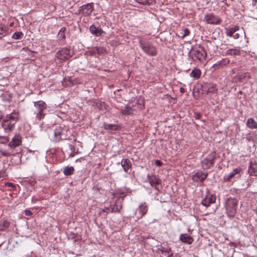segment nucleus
Returning <instances> with one entry per match:
<instances>
[{"instance_id": "nucleus-1", "label": "nucleus", "mask_w": 257, "mask_h": 257, "mask_svg": "<svg viewBox=\"0 0 257 257\" xmlns=\"http://www.w3.org/2000/svg\"><path fill=\"white\" fill-rule=\"evenodd\" d=\"M19 120V114L16 112H13L7 116L3 120L2 125L6 133H10L13 131L15 123Z\"/></svg>"}, {"instance_id": "nucleus-2", "label": "nucleus", "mask_w": 257, "mask_h": 257, "mask_svg": "<svg viewBox=\"0 0 257 257\" xmlns=\"http://www.w3.org/2000/svg\"><path fill=\"white\" fill-rule=\"evenodd\" d=\"M189 56L194 61L202 62L207 57V53L204 48L200 46L192 47L189 52Z\"/></svg>"}, {"instance_id": "nucleus-3", "label": "nucleus", "mask_w": 257, "mask_h": 257, "mask_svg": "<svg viewBox=\"0 0 257 257\" xmlns=\"http://www.w3.org/2000/svg\"><path fill=\"white\" fill-rule=\"evenodd\" d=\"M140 47L143 52L149 56H156L157 55V50L155 46H153L147 40L141 38L139 41Z\"/></svg>"}, {"instance_id": "nucleus-4", "label": "nucleus", "mask_w": 257, "mask_h": 257, "mask_svg": "<svg viewBox=\"0 0 257 257\" xmlns=\"http://www.w3.org/2000/svg\"><path fill=\"white\" fill-rule=\"evenodd\" d=\"M34 107L35 109L34 113L35 115L36 119L40 121L45 117L47 104L44 101L39 100L34 102Z\"/></svg>"}, {"instance_id": "nucleus-5", "label": "nucleus", "mask_w": 257, "mask_h": 257, "mask_svg": "<svg viewBox=\"0 0 257 257\" xmlns=\"http://www.w3.org/2000/svg\"><path fill=\"white\" fill-rule=\"evenodd\" d=\"M238 205V201L234 198H229L226 201L225 208L227 215L229 217H233L236 213V208Z\"/></svg>"}, {"instance_id": "nucleus-6", "label": "nucleus", "mask_w": 257, "mask_h": 257, "mask_svg": "<svg viewBox=\"0 0 257 257\" xmlns=\"http://www.w3.org/2000/svg\"><path fill=\"white\" fill-rule=\"evenodd\" d=\"M217 156L215 152H211L205 157L201 163V167L203 170H208L213 166Z\"/></svg>"}, {"instance_id": "nucleus-7", "label": "nucleus", "mask_w": 257, "mask_h": 257, "mask_svg": "<svg viewBox=\"0 0 257 257\" xmlns=\"http://www.w3.org/2000/svg\"><path fill=\"white\" fill-rule=\"evenodd\" d=\"M67 129L61 126L56 128L53 132V141L58 142L62 140L67 139Z\"/></svg>"}, {"instance_id": "nucleus-8", "label": "nucleus", "mask_w": 257, "mask_h": 257, "mask_svg": "<svg viewBox=\"0 0 257 257\" xmlns=\"http://www.w3.org/2000/svg\"><path fill=\"white\" fill-rule=\"evenodd\" d=\"M72 56L71 50L68 48H63L59 50L55 55L56 58L61 61H66Z\"/></svg>"}, {"instance_id": "nucleus-9", "label": "nucleus", "mask_w": 257, "mask_h": 257, "mask_svg": "<svg viewBox=\"0 0 257 257\" xmlns=\"http://www.w3.org/2000/svg\"><path fill=\"white\" fill-rule=\"evenodd\" d=\"M204 20L207 24L210 25H220L222 22V20L218 16L212 13L206 14Z\"/></svg>"}, {"instance_id": "nucleus-10", "label": "nucleus", "mask_w": 257, "mask_h": 257, "mask_svg": "<svg viewBox=\"0 0 257 257\" xmlns=\"http://www.w3.org/2000/svg\"><path fill=\"white\" fill-rule=\"evenodd\" d=\"M93 10V4L91 3L80 7L79 11L80 14H81L83 16H87L91 14Z\"/></svg>"}, {"instance_id": "nucleus-11", "label": "nucleus", "mask_w": 257, "mask_h": 257, "mask_svg": "<svg viewBox=\"0 0 257 257\" xmlns=\"http://www.w3.org/2000/svg\"><path fill=\"white\" fill-rule=\"evenodd\" d=\"M250 78V74L248 72L244 73H237L233 77V80L234 82H243L248 79Z\"/></svg>"}, {"instance_id": "nucleus-12", "label": "nucleus", "mask_w": 257, "mask_h": 257, "mask_svg": "<svg viewBox=\"0 0 257 257\" xmlns=\"http://www.w3.org/2000/svg\"><path fill=\"white\" fill-rule=\"evenodd\" d=\"M22 143V138L19 134H16L12 141L9 143V146L12 148H15L19 146Z\"/></svg>"}, {"instance_id": "nucleus-13", "label": "nucleus", "mask_w": 257, "mask_h": 257, "mask_svg": "<svg viewBox=\"0 0 257 257\" xmlns=\"http://www.w3.org/2000/svg\"><path fill=\"white\" fill-rule=\"evenodd\" d=\"M207 173H204L202 172H197L192 177V179L194 182H202L207 177Z\"/></svg>"}, {"instance_id": "nucleus-14", "label": "nucleus", "mask_w": 257, "mask_h": 257, "mask_svg": "<svg viewBox=\"0 0 257 257\" xmlns=\"http://www.w3.org/2000/svg\"><path fill=\"white\" fill-rule=\"evenodd\" d=\"M215 196L211 195L210 196H206L201 201V204L205 207H208L210 204L215 203Z\"/></svg>"}, {"instance_id": "nucleus-15", "label": "nucleus", "mask_w": 257, "mask_h": 257, "mask_svg": "<svg viewBox=\"0 0 257 257\" xmlns=\"http://www.w3.org/2000/svg\"><path fill=\"white\" fill-rule=\"evenodd\" d=\"M248 172L250 175L257 176V164L255 161H250Z\"/></svg>"}, {"instance_id": "nucleus-16", "label": "nucleus", "mask_w": 257, "mask_h": 257, "mask_svg": "<svg viewBox=\"0 0 257 257\" xmlns=\"http://www.w3.org/2000/svg\"><path fill=\"white\" fill-rule=\"evenodd\" d=\"M239 28L237 26H229L225 28V33L227 37H232L233 34L238 31Z\"/></svg>"}, {"instance_id": "nucleus-17", "label": "nucleus", "mask_w": 257, "mask_h": 257, "mask_svg": "<svg viewBox=\"0 0 257 257\" xmlns=\"http://www.w3.org/2000/svg\"><path fill=\"white\" fill-rule=\"evenodd\" d=\"M103 126L105 130L109 131V132H113L121 128V126L119 124L104 123Z\"/></svg>"}, {"instance_id": "nucleus-18", "label": "nucleus", "mask_w": 257, "mask_h": 257, "mask_svg": "<svg viewBox=\"0 0 257 257\" xmlns=\"http://www.w3.org/2000/svg\"><path fill=\"white\" fill-rule=\"evenodd\" d=\"M148 210V207L146 203H141L138 209L139 212L140 216L138 217V218H141L144 216L147 212Z\"/></svg>"}, {"instance_id": "nucleus-19", "label": "nucleus", "mask_w": 257, "mask_h": 257, "mask_svg": "<svg viewBox=\"0 0 257 257\" xmlns=\"http://www.w3.org/2000/svg\"><path fill=\"white\" fill-rule=\"evenodd\" d=\"M179 239L183 243L188 244H191L193 241V238L187 234H181L180 235Z\"/></svg>"}, {"instance_id": "nucleus-20", "label": "nucleus", "mask_w": 257, "mask_h": 257, "mask_svg": "<svg viewBox=\"0 0 257 257\" xmlns=\"http://www.w3.org/2000/svg\"><path fill=\"white\" fill-rule=\"evenodd\" d=\"M240 172V169L239 168H237L233 169L231 172H230L228 174H226L224 176V179L225 181H229L233 177H234L236 175L239 174Z\"/></svg>"}, {"instance_id": "nucleus-21", "label": "nucleus", "mask_w": 257, "mask_h": 257, "mask_svg": "<svg viewBox=\"0 0 257 257\" xmlns=\"http://www.w3.org/2000/svg\"><path fill=\"white\" fill-rule=\"evenodd\" d=\"M148 179L149 182L152 186L159 183L160 180L155 175H148Z\"/></svg>"}, {"instance_id": "nucleus-22", "label": "nucleus", "mask_w": 257, "mask_h": 257, "mask_svg": "<svg viewBox=\"0 0 257 257\" xmlns=\"http://www.w3.org/2000/svg\"><path fill=\"white\" fill-rule=\"evenodd\" d=\"M190 31L187 28H182L177 32V35L179 37L183 39L186 36L190 34Z\"/></svg>"}, {"instance_id": "nucleus-23", "label": "nucleus", "mask_w": 257, "mask_h": 257, "mask_svg": "<svg viewBox=\"0 0 257 257\" xmlns=\"http://www.w3.org/2000/svg\"><path fill=\"white\" fill-rule=\"evenodd\" d=\"M121 165L125 172H127L132 166L131 162L128 159H122L121 161Z\"/></svg>"}, {"instance_id": "nucleus-24", "label": "nucleus", "mask_w": 257, "mask_h": 257, "mask_svg": "<svg viewBox=\"0 0 257 257\" xmlns=\"http://www.w3.org/2000/svg\"><path fill=\"white\" fill-rule=\"evenodd\" d=\"M90 31L91 34L96 36H99L102 33V30L100 28H96L94 25H91L90 27Z\"/></svg>"}, {"instance_id": "nucleus-25", "label": "nucleus", "mask_w": 257, "mask_h": 257, "mask_svg": "<svg viewBox=\"0 0 257 257\" xmlns=\"http://www.w3.org/2000/svg\"><path fill=\"white\" fill-rule=\"evenodd\" d=\"M122 115H132L134 114V109L130 106L125 105L120 111Z\"/></svg>"}, {"instance_id": "nucleus-26", "label": "nucleus", "mask_w": 257, "mask_h": 257, "mask_svg": "<svg viewBox=\"0 0 257 257\" xmlns=\"http://www.w3.org/2000/svg\"><path fill=\"white\" fill-rule=\"evenodd\" d=\"M247 126L250 129L257 128V122L252 118H249L246 122Z\"/></svg>"}, {"instance_id": "nucleus-27", "label": "nucleus", "mask_w": 257, "mask_h": 257, "mask_svg": "<svg viewBox=\"0 0 257 257\" xmlns=\"http://www.w3.org/2000/svg\"><path fill=\"white\" fill-rule=\"evenodd\" d=\"M201 74V72L200 69L198 68H194L190 74L191 77L197 79L200 78Z\"/></svg>"}, {"instance_id": "nucleus-28", "label": "nucleus", "mask_w": 257, "mask_h": 257, "mask_svg": "<svg viewBox=\"0 0 257 257\" xmlns=\"http://www.w3.org/2000/svg\"><path fill=\"white\" fill-rule=\"evenodd\" d=\"M226 55H239L240 50L237 48L229 49L226 51Z\"/></svg>"}, {"instance_id": "nucleus-29", "label": "nucleus", "mask_w": 257, "mask_h": 257, "mask_svg": "<svg viewBox=\"0 0 257 257\" xmlns=\"http://www.w3.org/2000/svg\"><path fill=\"white\" fill-rule=\"evenodd\" d=\"M230 60L227 58L222 59L220 61H217L216 63H215L213 67H217L218 65L225 66L229 64Z\"/></svg>"}, {"instance_id": "nucleus-30", "label": "nucleus", "mask_w": 257, "mask_h": 257, "mask_svg": "<svg viewBox=\"0 0 257 257\" xmlns=\"http://www.w3.org/2000/svg\"><path fill=\"white\" fill-rule=\"evenodd\" d=\"M74 168L73 167H66L64 169L63 173L65 176H69L73 174Z\"/></svg>"}, {"instance_id": "nucleus-31", "label": "nucleus", "mask_w": 257, "mask_h": 257, "mask_svg": "<svg viewBox=\"0 0 257 257\" xmlns=\"http://www.w3.org/2000/svg\"><path fill=\"white\" fill-rule=\"evenodd\" d=\"M10 225V223L7 220H3L0 222V231H4L7 229Z\"/></svg>"}, {"instance_id": "nucleus-32", "label": "nucleus", "mask_w": 257, "mask_h": 257, "mask_svg": "<svg viewBox=\"0 0 257 257\" xmlns=\"http://www.w3.org/2000/svg\"><path fill=\"white\" fill-rule=\"evenodd\" d=\"M162 253H165V255H167L168 257H172L173 255V253L171 252V248L170 247H162L160 249Z\"/></svg>"}, {"instance_id": "nucleus-33", "label": "nucleus", "mask_w": 257, "mask_h": 257, "mask_svg": "<svg viewBox=\"0 0 257 257\" xmlns=\"http://www.w3.org/2000/svg\"><path fill=\"white\" fill-rule=\"evenodd\" d=\"M66 31V27H62L61 29L60 30L58 34V37L59 39H64L65 38V32Z\"/></svg>"}, {"instance_id": "nucleus-34", "label": "nucleus", "mask_w": 257, "mask_h": 257, "mask_svg": "<svg viewBox=\"0 0 257 257\" xmlns=\"http://www.w3.org/2000/svg\"><path fill=\"white\" fill-rule=\"evenodd\" d=\"M137 3L143 5H151L155 3V0H135Z\"/></svg>"}, {"instance_id": "nucleus-35", "label": "nucleus", "mask_w": 257, "mask_h": 257, "mask_svg": "<svg viewBox=\"0 0 257 257\" xmlns=\"http://www.w3.org/2000/svg\"><path fill=\"white\" fill-rule=\"evenodd\" d=\"M23 34L22 32H16L12 35V38L15 40L20 39L23 37Z\"/></svg>"}, {"instance_id": "nucleus-36", "label": "nucleus", "mask_w": 257, "mask_h": 257, "mask_svg": "<svg viewBox=\"0 0 257 257\" xmlns=\"http://www.w3.org/2000/svg\"><path fill=\"white\" fill-rule=\"evenodd\" d=\"M93 51L95 53H97L98 54H102L104 52L105 49L103 47H96L93 49Z\"/></svg>"}, {"instance_id": "nucleus-37", "label": "nucleus", "mask_w": 257, "mask_h": 257, "mask_svg": "<svg viewBox=\"0 0 257 257\" xmlns=\"http://www.w3.org/2000/svg\"><path fill=\"white\" fill-rule=\"evenodd\" d=\"M119 209L117 208V206H115V205H113L112 206H111V212H118Z\"/></svg>"}, {"instance_id": "nucleus-38", "label": "nucleus", "mask_w": 257, "mask_h": 257, "mask_svg": "<svg viewBox=\"0 0 257 257\" xmlns=\"http://www.w3.org/2000/svg\"><path fill=\"white\" fill-rule=\"evenodd\" d=\"M155 165L157 166H161L162 165V163L161 161L159 160H157L155 162Z\"/></svg>"}, {"instance_id": "nucleus-39", "label": "nucleus", "mask_w": 257, "mask_h": 257, "mask_svg": "<svg viewBox=\"0 0 257 257\" xmlns=\"http://www.w3.org/2000/svg\"><path fill=\"white\" fill-rule=\"evenodd\" d=\"M5 176V171L3 169L0 171V178L4 177Z\"/></svg>"}, {"instance_id": "nucleus-40", "label": "nucleus", "mask_w": 257, "mask_h": 257, "mask_svg": "<svg viewBox=\"0 0 257 257\" xmlns=\"http://www.w3.org/2000/svg\"><path fill=\"white\" fill-rule=\"evenodd\" d=\"M69 148L70 149V150H71V152H75V147L71 145V144H70L69 145Z\"/></svg>"}, {"instance_id": "nucleus-41", "label": "nucleus", "mask_w": 257, "mask_h": 257, "mask_svg": "<svg viewBox=\"0 0 257 257\" xmlns=\"http://www.w3.org/2000/svg\"><path fill=\"white\" fill-rule=\"evenodd\" d=\"M25 215L29 216V215H32V212L29 210H25Z\"/></svg>"}, {"instance_id": "nucleus-42", "label": "nucleus", "mask_w": 257, "mask_h": 257, "mask_svg": "<svg viewBox=\"0 0 257 257\" xmlns=\"http://www.w3.org/2000/svg\"><path fill=\"white\" fill-rule=\"evenodd\" d=\"M239 34L238 33H236L234 35H233L232 36V37L234 39H237L239 38Z\"/></svg>"}, {"instance_id": "nucleus-43", "label": "nucleus", "mask_w": 257, "mask_h": 257, "mask_svg": "<svg viewBox=\"0 0 257 257\" xmlns=\"http://www.w3.org/2000/svg\"><path fill=\"white\" fill-rule=\"evenodd\" d=\"M75 155V152H71V154L69 155L70 157H73Z\"/></svg>"}, {"instance_id": "nucleus-44", "label": "nucleus", "mask_w": 257, "mask_h": 257, "mask_svg": "<svg viewBox=\"0 0 257 257\" xmlns=\"http://www.w3.org/2000/svg\"><path fill=\"white\" fill-rule=\"evenodd\" d=\"M252 5L255 6L257 5V0H252Z\"/></svg>"}, {"instance_id": "nucleus-45", "label": "nucleus", "mask_w": 257, "mask_h": 257, "mask_svg": "<svg viewBox=\"0 0 257 257\" xmlns=\"http://www.w3.org/2000/svg\"><path fill=\"white\" fill-rule=\"evenodd\" d=\"M212 90H209L208 91V92H211V93H214L215 91V90L214 89V87H212Z\"/></svg>"}, {"instance_id": "nucleus-46", "label": "nucleus", "mask_w": 257, "mask_h": 257, "mask_svg": "<svg viewBox=\"0 0 257 257\" xmlns=\"http://www.w3.org/2000/svg\"><path fill=\"white\" fill-rule=\"evenodd\" d=\"M180 91L182 93H183L184 92V89L183 88H180Z\"/></svg>"}, {"instance_id": "nucleus-47", "label": "nucleus", "mask_w": 257, "mask_h": 257, "mask_svg": "<svg viewBox=\"0 0 257 257\" xmlns=\"http://www.w3.org/2000/svg\"><path fill=\"white\" fill-rule=\"evenodd\" d=\"M109 211V209L106 208L104 210H103V211L106 212L108 213V211Z\"/></svg>"}, {"instance_id": "nucleus-48", "label": "nucleus", "mask_w": 257, "mask_h": 257, "mask_svg": "<svg viewBox=\"0 0 257 257\" xmlns=\"http://www.w3.org/2000/svg\"><path fill=\"white\" fill-rule=\"evenodd\" d=\"M1 29L2 33H0V34L3 35V33L4 32V29L3 28H1Z\"/></svg>"}, {"instance_id": "nucleus-49", "label": "nucleus", "mask_w": 257, "mask_h": 257, "mask_svg": "<svg viewBox=\"0 0 257 257\" xmlns=\"http://www.w3.org/2000/svg\"><path fill=\"white\" fill-rule=\"evenodd\" d=\"M8 186H13L14 184L12 183H8Z\"/></svg>"}, {"instance_id": "nucleus-50", "label": "nucleus", "mask_w": 257, "mask_h": 257, "mask_svg": "<svg viewBox=\"0 0 257 257\" xmlns=\"http://www.w3.org/2000/svg\"><path fill=\"white\" fill-rule=\"evenodd\" d=\"M75 162H81V159H77Z\"/></svg>"}, {"instance_id": "nucleus-51", "label": "nucleus", "mask_w": 257, "mask_h": 257, "mask_svg": "<svg viewBox=\"0 0 257 257\" xmlns=\"http://www.w3.org/2000/svg\"><path fill=\"white\" fill-rule=\"evenodd\" d=\"M226 0H221V2L224 3H226Z\"/></svg>"}, {"instance_id": "nucleus-52", "label": "nucleus", "mask_w": 257, "mask_h": 257, "mask_svg": "<svg viewBox=\"0 0 257 257\" xmlns=\"http://www.w3.org/2000/svg\"><path fill=\"white\" fill-rule=\"evenodd\" d=\"M2 119V115L0 114V121Z\"/></svg>"}, {"instance_id": "nucleus-53", "label": "nucleus", "mask_w": 257, "mask_h": 257, "mask_svg": "<svg viewBox=\"0 0 257 257\" xmlns=\"http://www.w3.org/2000/svg\"><path fill=\"white\" fill-rule=\"evenodd\" d=\"M3 155L4 156H7V154L6 153H3Z\"/></svg>"}, {"instance_id": "nucleus-54", "label": "nucleus", "mask_w": 257, "mask_h": 257, "mask_svg": "<svg viewBox=\"0 0 257 257\" xmlns=\"http://www.w3.org/2000/svg\"><path fill=\"white\" fill-rule=\"evenodd\" d=\"M13 23H12L11 24H10V26H13Z\"/></svg>"}]
</instances>
